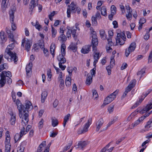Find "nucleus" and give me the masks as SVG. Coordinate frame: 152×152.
Listing matches in <instances>:
<instances>
[{
  "label": "nucleus",
  "mask_w": 152,
  "mask_h": 152,
  "mask_svg": "<svg viewBox=\"0 0 152 152\" xmlns=\"http://www.w3.org/2000/svg\"><path fill=\"white\" fill-rule=\"evenodd\" d=\"M91 37L92 39V47L93 51L95 53L96 51V46L98 45V41L97 37L96 35V33L95 31H93L91 33Z\"/></svg>",
  "instance_id": "obj_1"
},
{
  "label": "nucleus",
  "mask_w": 152,
  "mask_h": 152,
  "mask_svg": "<svg viewBox=\"0 0 152 152\" xmlns=\"http://www.w3.org/2000/svg\"><path fill=\"white\" fill-rule=\"evenodd\" d=\"M126 38L124 32H121L120 33H118L117 37L116 38V42L120 45H123L126 40Z\"/></svg>",
  "instance_id": "obj_2"
},
{
  "label": "nucleus",
  "mask_w": 152,
  "mask_h": 152,
  "mask_svg": "<svg viewBox=\"0 0 152 152\" xmlns=\"http://www.w3.org/2000/svg\"><path fill=\"white\" fill-rule=\"evenodd\" d=\"M66 28L68 30L66 33L67 37L69 39L71 38V34H72L74 38H76L75 34L77 29V27L73 26L71 27L69 26H67Z\"/></svg>",
  "instance_id": "obj_3"
},
{
  "label": "nucleus",
  "mask_w": 152,
  "mask_h": 152,
  "mask_svg": "<svg viewBox=\"0 0 152 152\" xmlns=\"http://www.w3.org/2000/svg\"><path fill=\"white\" fill-rule=\"evenodd\" d=\"M92 120L91 118H89L87 122L84 125L83 128V129L80 128L77 132V133L78 134H81L87 132L90 125L91 124Z\"/></svg>",
  "instance_id": "obj_4"
},
{
  "label": "nucleus",
  "mask_w": 152,
  "mask_h": 152,
  "mask_svg": "<svg viewBox=\"0 0 152 152\" xmlns=\"http://www.w3.org/2000/svg\"><path fill=\"white\" fill-rule=\"evenodd\" d=\"M68 7L66 12L68 18H70L71 17V11L72 12L75 13L77 7L74 2H72L70 5H68Z\"/></svg>",
  "instance_id": "obj_5"
},
{
  "label": "nucleus",
  "mask_w": 152,
  "mask_h": 152,
  "mask_svg": "<svg viewBox=\"0 0 152 152\" xmlns=\"http://www.w3.org/2000/svg\"><path fill=\"white\" fill-rule=\"evenodd\" d=\"M16 105L17 106V108L19 111V115L20 118H21L22 116V111L25 112V106L23 105L20 101L17 99L16 102Z\"/></svg>",
  "instance_id": "obj_6"
},
{
  "label": "nucleus",
  "mask_w": 152,
  "mask_h": 152,
  "mask_svg": "<svg viewBox=\"0 0 152 152\" xmlns=\"http://www.w3.org/2000/svg\"><path fill=\"white\" fill-rule=\"evenodd\" d=\"M5 52L7 53L10 57V58L9 59L10 61H13L14 63L16 64L18 61V56L16 55V54L15 52L13 53L12 51H10L8 49L5 50Z\"/></svg>",
  "instance_id": "obj_7"
},
{
  "label": "nucleus",
  "mask_w": 152,
  "mask_h": 152,
  "mask_svg": "<svg viewBox=\"0 0 152 152\" xmlns=\"http://www.w3.org/2000/svg\"><path fill=\"white\" fill-rule=\"evenodd\" d=\"M151 89H149L145 93H143L141 96V98L139 99V101L136 102V103L134 104L132 107V109L137 107L143 100L146 97L148 94H149L152 91Z\"/></svg>",
  "instance_id": "obj_8"
},
{
  "label": "nucleus",
  "mask_w": 152,
  "mask_h": 152,
  "mask_svg": "<svg viewBox=\"0 0 152 152\" xmlns=\"http://www.w3.org/2000/svg\"><path fill=\"white\" fill-rule=\"evenodd\" d=\"M24 113L22 117L21 124L23 126H25L28 124L29 121L28 111H27L26 112H23Z\"/></svg>",
  "instance_id": "obj_9"
},
{
  "label": "nucleus",
  "mask_w": 152,
  "mask_h": 152,
  "mask_svg": "<svg viewBox=\"0 0 152 152\" xmlns=\"http://www.w3.org/2000/svg\"><path fill=\"white\" fill-rule=\"evenodd\" d=\"M136 47V44L135 42H132L129 45L128 49H126L125 51V55L126 57H127L130 53L133 51Z\"/></svg>",
  "instance_id": "obj_10"
},
{
  "label": "nucleus",
  "mask_w": 152,
  "mask_h": 152,
  "mask_svg": "<svg viewBox=\"0 0 152 152\" xmlns=\"http://www.w3.org/2000/svg\"><path fill=\"white\" fill-rule=\"evenodd\" d=\"M25 43V49L27 51L30 50L31 44H30V41L28 39H26L25 38L23 39L22 40L21 46L24 47V44Z\"/></svg>",
  "instance_id": "obj_11"
},
{
  "label": "nucleus",
  "mask_w": 152,
  "mask_h": 152,
  "mask_svg": "<svg viewBox=\"0 0 152 152\" xmlns=\"http://www.w3.org/2000/svg\"><path fill=\"white\" fill-rule=\"evenodd\" d=\"M0 43L2 46L3 44L7 41V38L5 32L3 31H1L0 32Z\"/></svg>",
  "instance_id": "obj_12"
},
{
  "label": "nucleus",
  "mask_w": 152,
  "mask_h": 152,
  "mask_svg": "<svg viewBox=\"0 0 152 152\" xmlns=\"http://www.w3.org/2000/svg\"><path fill=\"white\" fill-rule=\"evenodd\" d=\"M136 82V80L135 79L132 80L129 85L126 88L125 91H126L127 93L129 92L134 87Z\"/></svg>",
  "instance_id": "obj_13"
},
{
  "label": "nucleus",
  "mask_w": 152,
  "mask_h": 152,
  "mask_svg": "<svg viewBox=\"0 0 152 152\" xmlns=\"http://www.w3.org/2000/svg\"><path fill=\"white\" fill-rule=\"evenodd\" d=\"M91 46L90 45H86L83 46L81 50V52L83 54H87L91 50Z\"/></svg>",
  "instance_id": "obj_14"
},
{
  "label": "nucleus",
  "mask_w": 152,
  "mask_h": 152,
  "mask_svg": "<svg viewBox=\"0 0 152 152\" xmlns=\"http://www.w3.org/2000/svg\"><path fill=\"white\" fill-rule=\"evenodd\" d=\"M104 123V121L102 118H100L98 120L96 125V132L99 131L101 127L102 126Z\"/></svg>",
  "instance_id": "obj_15"
},
{
  "label": "nucleus",
  "mask_w": 152,
  "mask_h": 152,
  "mask_svg": "<svg viewBox=\"0 0 152 152\" xmlns=\"http://www.w3.org/2000/svg\"><path fill=\"white\" fill-rule=\"evenodd\" d=\"M25 112H26L27 111H28V110L29 109H32L33 108V106L32 105L30 101L28 100L26 101L25 102Z\"/></svg>",
  "instance_id": "obj_16"
},
{
  "label": "nucleus",
  "mask_w": 152,
  "mask_h": 152,
  "mask_svg": "<svg viewBox=\"0 0 152 152\" xmlns=\"http://www.w3.org/2000/svg\"><path fill=\"white\" fill-rule=\"evenodd\" d=\"M38 4V3L37 2L35 3V0H31L29 6V12H32L34 8Z\"/></svg>",
  "instance_id": "obj_17"
},
{
  "label": "nucleus",
  "mask_w": 152,
  "mask_h": 152,
  "mask_svg": "<svg viewBox=\"0 0 152 152\" xmlns=\"http://www.w3.org/2000/svg\"><path fill=\"white\" fill-rule=\"evenodd\" d=\"M58 39L62 44H64L67 40V37L64 34H61Z\"/></svg>",
  "instance_id": "obj_18"
},
{
  "label": "nucleus",
  "mask_w": 152,
  "mask_h": 152,
  "mask_svg": "<svg viewBox=\"0 0 152 152\" xmlns=\"http://www.w3.org/2000/svg\"><path fill=\"white\" fill-rule=\"evenodd\" d=\"M88 144L87 141H80L78 144V148H80V149H83Z\"/></svg>",
  "instance_id": "obj_19"
},
{
  "label": "nucleus",
  "mask_w": 152,
  "mask_h": 152,
  "mask_svg": "<svg viewBox=\"0 0 152 152\" xmlns=\"http://www.w3.org/2000/svg\"><path fill=\"white\" fill-rule=\"evenodd\" d=\"M0 75L5 78H6V77H9L12 76L11 72L9 71H3L1 72Z\"/></svg>",
  "instance_id": "obj_20"
},
{
  "label": "nucleus",
  "mask_w": 152,
  "mask_h": 152,
  "mask_svg": "<svg viewBox=\"0 0 152 152\" xmlns=\"http://www.w3.org/2000/svg\"><path fill=\"white\" fill-rule=\"evenodd\" d=\"M57 58L59 62V64H64L66 62V59L64 57V56H63L62 55H59L57 56Z\"/></svg>",
  "instance_id": "obj_21"
},
{
  "label": "nucleus",
  "mask_w": 152,
  "mask_h": 152,
  "mask_svg": "<svg viewBox=\"0 0 152 152\" xmlns=\"http://www.w3.org/2000/svg\"><path fill=\"white\" fill-rule=\"evenodd\" d=\"M11 117L10 120V123L12 125H14L16 120V115L14 114L13 113H10Z\"/></svg>",
  "instance_id": "obj_22"
},
{
  "label": "nucleus",
  "mask_w": 152,
  "mask_h": 152,
  "mask_svg": "<svg viewBox=\"0 0 152 152\" xmlns=\"http://www.w3.org/2000/svg\"><path fill=\"white\" fill-rule=\"evenodd\" d=\"M32 66V63L31 62H29L28 64L26 66V69L27 75H28V74L31 72Z\"/></svg>",
  "instance_id": "obj_23"
},
{
  "label": "nucleus",
  "mask_w": 152,
  "mask_h": 152,
  "mask_svg": "<svg viewBox=\"0 0 152 152\" xmlns=\"http://www.w3.org/2000/svg\"><path fill=\"white\" fill-rule=\"evenodd\" d=\"M95 52L94 53L95 54L94 56V61L93 62V64L94 66L96 65V63L97 62L99 59V58L100 56H99V53H96Z\"/></svg>",
  "instance_id": "obj_24"
},
{
  "label": "nucleus",
  "mask_w": 152,
  "mask_h": 152,
  "mask_svg": "<svg viewBox=\"0 0 152 152\" xmlns=\"http://www.w3.org/2000/svg\"><path fill=\"white\" fill-rule=\"evenodd\" d=\"M144 117H140L138 120L136 121L134 123L132 124L133 127H135L139 124L141 122L144 120Z\"/></svg>",
  "instance_id": "obj_25"
},
{
  "label": "nucleus",
  "mask_w": 152,
  "mask_h": 152,
  "mask_svg": "<svg viewBox=\"0 0 152 152\" xmlns=\"http://www.w3.org/2000/svg\"><path fill=\"white\" fill-rule=\"evenodd\" d=\"M48 94V92L46 91H43L41 94V101L42 103H44L46 99Z\"/></svg>",
  "instance_id": "obj_26"
},
{
  "label": "nucleus",
  "mask_w": 152,
  "mask_h": 152,
  "mask_svg": "<svg viewBox=\"0 0 152 152\" xmlns=\"http://www.w3.org/2000/svg\"><path fill=\"white\" fill-rule=\"evenodd\" d=\"M6 1L7 0H2L1 9L3 12H5L7 8Z\"/></svg>",
  "instance_id": "obj_27"
},
{
  "label": "nucleus",
  "mask_w": 152,
  "mask_h": 152,
  "mask_svg": "<svg viewBox=\"0 0 152 152\" xmlns=\"http://www.w3.org/2000/svg\"><path fill=\"white\" fill-rule=\"evenodd\" d=\"M66 46L65 44H61V54H59V55H62L63 56H65L66 54Z\"/></svg>",
  "instance_id": "obj_28"
},
{
  "label": "nucleus",
  "mask_w": 152,
  "mask_h": 152,
  "mask_svg": "<svg viewBox=\"0 0 152 152\" xmlns=\"http://www.w3.org/2000/svg\"><path fill=\"white\" fill-rule=\"evenodd\" d=\"M46 145V141H43L39 146L37 151L39 152H41L43 150L44 148Z\"/></svg>",
  "instance_id": "obj_29"
},
{
  "label": "nucleus",
  "mask_w": 152,
  "mask_h": 152,
  "mask_svg": "<svg viewBox=\"0 0 152 152\" xmlns=\"http://www.w3.org/2000/svg\"><path fill=\"white\" fill-rule=\"evenodd\" d=\"M92 81V76L90 75H88L87 77L86 84L87 85H89Z\"/></svg>",
  "instance_id": "obj_30"
},
{
  "label": "nucleus",
  "mask_w": 152,
  "mask_h": 152,
  "mask_svg": "<svg viewBox=\"0 0 152 152\" xmlns=\"http://www.w3.org/2000/svg\"><path fill=\"white\" fill-rule=\"evenodd\" d=\"M0 76L1 77L0 80V88H2L4 86L6 83V78H5L0 75Z\"/></svg>",
  "instance_id": "obj_31"
},
{
  "label": "nucleus",
  "mask_w": 152,
  "mask_h": 152,
  "mask_svg": "<svg viewBox=\"0 0 152 152\" xmlns=\"http://www.w3.org/2000/svg\"><path fill=\"white\" fill-rule=\"evenodd\" d=\"M152 123V121L150 119L147 122L145 126V130H148L150 128H152V126L151 125Z\"/></svg>",
  "instance_id": "obj_32"
},
{
  "label": "nucleus",
  "mask_w": 152,
  "mask_h": 152,
  "mask_svg": "<svg viewBox=\"0 0 152 152\" xmlns=\"http://www.w3.org/2000/svg\"><path fill=\"white\" fill-rule=\"evenodd\" d=\"M14 9V8H13ZM15 10L11 9L9 11V15L10 16V20L12 22L14 21V13Z\"/></svg>",
  "instance_id": "obj_33"
},
{
  "label": "nucleus",
  "mask_w": 152,
  "mask_h": 152,
  "mask_svg": "<svg viewBox=\"0 0 152 152\" xmlns=\"http://www.w3.org/2000/svg\"><path fill=\"white\" fill-rule=\"evenodd\" d=\"M119 91V90H116L113 93L110 94V95L108 96L112 100H113L116 97V95L118 94Z\"/></svg>",
  "instance_id": "obj_34"
},
{
  "label": "nucleus",
  "mask_w": 152,
  "mask_h": 152,
  "mask_svg": "<svg viewBox=\"0 0 152 152\" xmlns=\"http://www.w3.org/2000/svg\"><path fill=\"white\" fill-rule=\"evenodd\" d=\"M101 13L102 15L105 16L107 15L106 8L105 6H102L101 8Z\"/></svg>",
  "instance_id": "obj_35"
},
{
  "label": "nucleus",
  "mask_w": 152,
  "mask_h": 152,
  "mask_svg": "<svg viewBox=\"0 0 152 152\" xmlns=\"http://www.w3.org/2000/svg\"><path fill=\"white\" fill-rule=\"evenodd\" d=\"M70 116V114L69 113L68 114L66 115L65 116L64 118V122L63 123V126L64 127L65 126L66 124L68 121L69 120V118Z\"/></svg>",
  "instance_id": "obj_36"
},
{
  "label": "nucleus",
  "mask_w": 152,
  "mask_h": 152,
  "mask_svg": "<svg viewBox=\"0 0 152 152\" xmlns=\"http://www.w3.org/2000/svg\"><path fill=\"white\" fill-rule=\"evenodd\" d=\"M71 79L70 76H66L65 80V84L66 86L68 87L69 86L71 85Z\"/></svg>",
  "instance_id": "obj_37"
},
{
  "label": "nucleus",
  "mask_w": 152,
  "mask_h": 152,
  "mask_svg": "<svg viewBox=\"0 0 152 152\" xmlns=\"http://www.w3.org/2000/svg\"><path fill=\"white\" fill-rule=\"evenodd\" d=\"M100 34L101 38L103 39H105L106 38V34L105 31L103 29L100 30Z\"/></svg>",
  "instance_id": "obj_38"
},
{
  "label": "nucleus",
  "mask_w": 152,
  "mask_h": 152,
  "mask_svg": "<svg viewBox=\"0 0 152 152\" xmlns=\"http://www.w3.org/2000/svg\"><path fill=\"white\" fill-rule=\"evenodd\" d=\"M22 136L19 134H16L14 137L15 143L17 142L18 141L20 140Z\"/></svg>",
  "instance_id": "obj_39"
},
{
  "label": "nucleus",
  "mask_w": 152,
  "mask_h": 152,
  "mask_svg": "<svg viewBox=\"0 0 152 152\" xmlns=\"http://www.w3.org/2000/svg\"><path fill=\"white\" fill-rule=\"evenodd\" d=\"M55 45L54 44H52L50 47V51L51 53L53 56V57L55 55L54 52L55 51Z\"/></svg>",
  "instance_id": "obj_40"
},
{
  "label": "nucleus",
  "mask_w": 152,
  "mask_h": 152,
  "mask_svg": "<svg viewBox=\"0 0 152 152\" xmlns=\"http://www.w3.org/2000/svg\"><path fill=\"white\" fill-rule=\"evenodd\" d=\"M113 101L110 98L107 96L104 100V104L105 105H106L110 103Z\"/></svg>",
  "instance_id": "obj_41"
},
{
  "label": "nucleus",
  "mask_w": 152,
  "mask_h": 152,
  "mask_svg": "<svg viewBox=\"0 0 152 152\" xmlns=\"http://www.w3.org/2000/svg\"><path fill=\"white\" fill-rule=\"evenodd\" d=\"M38 44L40 47L42 49H43L44 47V42L43 40L41 39L38 41Z\"/></svg>",
  "instance_id": "obj_42"
},
{
  "label": "nucleus",
  "mask_w": 152,
  "mask_h": 152,
  "mask_svg": "<svg viewBox=\"0 0 152 152\" xmlns=\"http://www.w3.org/2000/svg\"><path fill=\"white\" fill-rule=\"evenodd\" d=\"M58 121L57 119H52V124L53 127L57 126L58 124Z\"/></svg>",
  "instance_id": "obj_43"
},
{
  "label": "nucleus",
  "mask_w": 152,
  "mask_h": 152,
  "mask_svg": "<svg viewBox=\"0 0 152 152\" xmlns=\"http://www.w3.org/2000/svg\"><path fill=\"white\" fill-rule=\"evenodd\" d=\"M116 11V8L114 5H112L111 7V12L112 14H115Z\"/></svg>",
  "instance_id": "obj_44"
},
{
  "label": "nucleus",
  "mask_w": 152,
  "mask_h": 152,
  "mask_svg": "<svg viewBox=\"0 0 152 152\" xmlns=\"http://www.w3.org/2000/svg\"><path fill=\"white\" fill-rule=\"evenodd\" d=\"M92 24L93 25L96 26L97 24L96 18L94 16H93L91 18Z\"/></svg>",
  "instance_id": "obj_45"
},
{
  "label": "nucleus",
  "mask_w": 152,
  "mask_h": 152,
  "mask_svg": "<svg viewBox=\"0 0 152 152\" xmlns=\"http://www.w3.org/2000/svg\"><path fill=\"white\" fill-rule=\"evenodd\" d=\"M14 42H12L13 43L10 44L8 46L7 48L6 49H8L10 51H11V50H12L14 47Z\"/></svg>",
  "instance_id": "obj_46"
},
{
  "label": "nucleus",
  "mask_w": 152,
  "mask_h": 152,
  "mask_svg": "<svg viewBox=\"0 0 152 152\" xmlns=\"http://www.w3.org/2000/svg\"><path fill=\"white\" fill-rule=\"evenodd\" d=\"M152 108V103L147 105L145 107L143 108V110L144 111H148Z\"/></svg>",
  "instance_id": "obj_47"
},
{
  "label": "nucleus",
  "mask_w": 152,
  "mask_h": 152,
  "mask_svg": "<svg viewBox=\"0 0 152 152\" xmlns=\"http://www.w3.org/2000/svg\"><path fill=\"white\" fill-rule=\"evenodd\" d=\"M72 144V141H71L70 142L68 143V146H65L64 148V151H66L68 150L71 146Z\"/></svg>",
  "instance_id": "obj_48"
},
{
  "label": "nucleus",
  "mask_w": 152,
  "mask_h": 152,
  "mask_svg": "<svg viewBox=\"0 0 152 152\" xmlns=\"http://www.w3.org/2000/svg\"><path fill=\"white\" fill-rule=\"evenodd\" d=\"M115 56H112L110 58V64L111 66H113V65L115 64V61L114 59Z\"/></svg>",
  "instance_id": "obj_49"
},
{
  "label": "nucleus",
  "mask_w": 152,
  "mask_h": 152,
  "mask_svg": "<svg viewBox=\"0 0 152 152\" xmlns=\"http://www.w3.org/2000/svg\"><path fill=\"white\" fill-rule=\"evenodd\" d=\"M143 111H142V113H144L145 112H146V113L144 115L142 116L141 117H144V119H145L146 117H148L149 115L152 113V110L151 111L149 112V113L147 112V111H144L143 110V109L142 110Z\"/></svg>",
  "instance_id": "obj_50"
},
{
  "label": "nucleus",
  "mask_w": 152,
  "mask_h": 152,
  "mask_svg": "<svg viewBox=\"0 0 152 152\" xmlns=\"http://www.w3.org/2000/svg\"><path fill=\"white\" fill-rule=\"evenodd\" d=\"M74 68L72 67H68L67 68V71L69 74V76H71L72 72L74 69Z\"/></svg>",
  "instance_id": "obj_51"
},
{
  "label": "nucleus",
  "mask_w": 152,
  "mask_h": 152,
  "mask_svg": "<svg viewBox=\"0 0 152 152\" xmlns=\"http://www.w3.org/2000/svg\"><path fill=\"white\" fill-rule=\"evenodd\" d=\"M24 147L21 145L17 148V152H24Z\"/></svg>",
  "instance_id": "obj_52"
},
{
  "label": "nucleus",
  "mask_w": 152,
  "mask_h": 152,
  "mask_svg": "<svg viewBox=\"0 0 152 152\" xmlns=\"http://www.w3.org/2000/svg\"><path fill=\"white\" fill-rule=\"evenodd\" d=\"M59 81H60V87L61 89H63L64 88V81L63 79L59 80Z\"/></svg>",
  "instance_id": "obj_53"
},
{
  "label": "nucleus",
  "mask_w": 152,
  "mask_h": 152,
  "mask_svg": "<svg viewBox=\"0 0 152 152\" xmlns=\"http://www.w3.org/2000/svg\"><path fill=\"white\" fill-rule=\"evenodd\" d=\"M52 36L53 37H55L57 34L56 30L52 26Z\"/></svg>",
  "instance_id": "obj_54"
},
{
  "label": "nucleus",
  "mask_w": 152,
  "mask_h": 152,
  "mask_svg": "<svg viewBox=\"0 0 152 152\" xmlns=\"http://www.w3.org/2000/svg\"><path fill=\"white\" fill-rule=\"evenodd\" d=\"M35 27L39 31L40 30L41 28H42L41 26L39 24L37 21H36Z\"/></svg>",
  "instance_id": "obj_55"
},
{
  "label": "nucleus",
  "mask_w": 152,
  "mask_h": 152,
  "mask_svg": "<svg viewBox=\"0 0 152 152\" xmlns=\"http://www.w3.org/2000/svg\"><path fill=\"white\" fill-rule=\"evenodd\" d=\"M107 41L108 42V46H112L113 45V43L112 42V37H109V38L107 39Z\"/></svg>",
  "instance_id": "obj_56"
},
{
  "label": "nucleus",
  "mask_w": 152,
  "mask_h": 152,
  "mask_svg": "<svg viewBox=\"0 0 152 152\" xmlns=\"http://www.w3.org/2000/svg\"><path fill=\"white\" fill-rule=\"evenodd\" d=\"M98 96V94L96 90H94L93 92V97L94 99H95Z\"/></svg>",
  "instance_id": "obj_57"
},
{
  "label": "nucleus",
  "mask_w": 152,
  "mask_h": 152,
  "mask_svg": "<svg viewBox=\"0 0 152 152\" xmlns=\"http://www.w3.org/2000/svg\"><path fill=\"white\" fill-rule=\"evenodd\" d=\"M113 66H108L106 67V69L107 70L108 75H110L111 74V68H112Z\"/></svg>",
  "instance_id": "obj_58"
},
{
  "label": "nucleus",
  "mask_w": 152,
  "mask_h": 152,
  "mask_svg": "<svg viewBox=\"0 0 152 152\" xmlns=\"http://www.w3.org/2000/svg\"><path fill=\"white\" fill-rule=\"evenodd\" d=\"M5 152H10L11 145H7L5 146Z\"/></svg>",
  "instance_id": "obj_59"
},
{
  "label": "nucleus",
  "mask_w": 152,
  "mask_h": 152,
  "mask_svg": "<svg viewBox=\"0 0 152 152\" xmlns=\"http://www.w3.org/2000/svg\"><path fill=\"white\" fill-rule=\"evenodd\" d=\"M8 34V37L10 39V41L12 42H13L14 41V36L13 34L11 32L10 33H9Z\"/></svg>",
  "instance_id": "obj_60"
},
{
  "label": "nucleus",
  "mask_w": 152,
  "mask_h": 152,
  "mask_svg": "<svg viewBox=\"0 0 152 152\" xmlns=\"http://www.w3.org/2000/svg\"><path fill=\"white\" fill-rule=\"evenodd\" d=\"M114 106L113 105L112 106H110L108 107L107 110L110 113L113 112L114 110Z\"/></svg>",
  "instance_id": "obj_61"
},
{
  "label": "nucleus",
  "mask_w": 152,
  "mask_h": 152,
  "mask_svg": "<svg viewBox=\"0 0 152 152\" xmlns=\"http://www.w3.org/2000/svg\"><path fill=\"white\" fill-rule=\"evenodd\" d=\"M44 120L43 119H41V121L39 122V129H41L42 128L43 125Z\"/></svg>",
  "instance_id": "obj_62"
},
{
  "label": "nucleus",
  "mask_w": 152,
  "mask_h": 152,
  "mask_svg": "<svg viewBox=\"0 0 152 152\" xmlns=\"http://www.w3.org/2000/svg\"><path fill=\"white\" fill-rule=\"evenodd\" d=\"M111 46H108L107 45L106 47V51L107 53H110L112 50V48L110 47Z\"/></svg>",
  "instance_id": "obj_63"
},
{
  "label": "nucleus",
  "mask_w": 152,
  "mask_h": 152,
  "mask_svg": "<svg viewBox=\"0 0 152 152\" xmlns=\"http://www.w3.org/2000/svg\"><path fill=\"white\" fill-rule=\"evenodd\" d=\"M152 62V51H151L149 55L148 58V62L151 63Z\"/></svg>",
  "instance_id": "obj_64"
}]
</instances>
